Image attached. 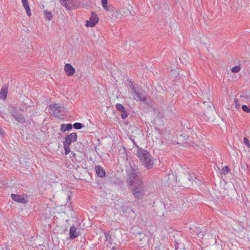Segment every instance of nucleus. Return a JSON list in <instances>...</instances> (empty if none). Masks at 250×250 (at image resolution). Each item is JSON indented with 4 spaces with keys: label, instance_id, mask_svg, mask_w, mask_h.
<instances>
[{
    "label": "nucleus",
    "instance_id": "f257e3e1",
    "mask_svg": "<svg viewBox=\"0 0 250 250\" xmlns=\"http://www.w3.org/2000/svg\"><path fill=\"white\" fill-rule=\"evenodd\" d=\"M130 168V171L127 175L126 182L131 187L134 197L137 199L142 198L145 188L141 174L137 167L131 166Z\"/></svg>",
    "mask_w": 250,
    "mask_h": 250
},
{
    "label": "nucleus",
    "instance_id": "f03ea898",
    "mask_svg": "<svg viewBox=\"0 0 250 250\" xmlns=\"http://www.w3.org/2000/svg\"><path fill=\"white\" fill-rule=\"evenodd\" d=\"M203 90H205V92L200 94L202 97L203 104L205 107H207L208 108H209V109L204 111L202 118L204 120L208 121L212 117V113L214 112V107H212L213 104L210 100L211 92L209 87L204 83L201 86L200 89L201 92H202Z\"/></svg>",
    "mask_w": 250,
    "mask_h": 250
},
{
    "label": "nucleus",
    "instance_id": "7ed1b4c3",
    "mask_svg": "<svg viewBox=\"0 0 250 250\" xmlns=\"http://www.w3.org/2000/svg\"><path fill=\"white\" fill-rule=\"evenodd\" d=\"M136 155L142 165L147 169H151L154 166L153 160L149 152L146 150L137 147Z\"/></svg>",
    "mask_w": 250,
    "mask_h": 250
},
{
    "label": "nucleus",
    "instance_id": "20e7f679",
    "mask_svg": "<svg viewBox=\"0 0 250 250\" xmlns=\"http://www.w3.org/2000/svg\"><path fill=\"white\" fill-rule=\"evenodd\" d=\"M219 192L222 196H228L230 199H233L236 194L235 187L231 184H226L224 187L221 188Z\"/></svg>",
    "mask_w": 250,
    "mask_h": 250
},
{
    "label": "nucleus",
    "instance_id": "39448f33",
    "mask_svg": "<svg viewBox=\"0 0 250 250\" xmlns=\"http://www.w3.org/2000/svg\"><path fill=\"white\" fill-rule=\"evenodd\" d=\"M176 180L180 183L181 186L185 188H188L192 183V178L189 173L186 170L183 171V174L176 177Z\"/></svg>",
    "mask_w": 250,
    "mask_h": 250
},
{
    "label": "nucleus",
    "instance_id": "423d86ee",
    "mask_svg": "<svg viewBox=\"0 0 250 250\" xmlns=\"http://www.w3.org/2000/svg\"><path fill=\"white\" fill-rule=\"evenodd\" d=\"M8 111L12 117L18 122L24 123L26 121L24 116L22 115L14 105H10L8 107Z\"/></svg>",
    "mask_w": 250,
    "mask_h": 250
},
{
    "label": "nucleus",
    "instance_id": "0eeeda50",
    "mask_svg": "<svg viewBox=\"0 0 250 250\" xmlns=\"http://www.w3.org/2000/svg\"><path fill=\"white\" fill-rule=\"evenodd\" d=\"M63 107L59 104H54L48 105L46 107V110L54 117H59L60 113L63 111Z\"/></svg>",
    "mask_w": 250,
    "mask_h": 250
},
{
    "label": "nucleus",
    "instance_id": "6e6552de",
    "mask_svg": "<svg viewBox=\"0 0 250 250\" xmlns=\"http://www.w3.org/2000/svg\"><path fill=\"white\" fill-rule=\"evenodd\" d=\"M106 11L108 12V16L110 17V19L113 21L121 19L124 17L123 11H117L113 6L110 7V8L108 9Z\"/></svg>",
    "mask_w": 250,
    "mask_h": 250
},
{
    "label": "nucleus",
    "instance_id": "1a4fd4ad",
    "mask_svg": "<svg viewBox=\"0 0 250 250\" xmlns=\"http://www.w3.org/2000/svg\"><path fill=\"white\" fill-rule=\"evenodd\" d=\"M60 4L67 10L76 8L79 6L77 0H60Z\"/></svg>",
    "mask_w": 250,
    "mask_h": 250
},
{
    "label": "nucleus",
    "instance_id": "9d476101",
    "mask_svg": "<svg viewBox=\"0 0 250 250\" xmlns=\"http://www.w3.org/2000/svg\"><path fill=\"white\" fill-rule=\"evenodd\" d=\"M98 17L94 12H92L89 20L86 21L85 26L87 27H93L98 22Z\"/></svg>",
    "mask_w": 250,
    "mask_h": 250
},
{
    "label": "nucleus",
    "instance_id": "9b49d317",
    "mask_svg": "<svg viewBox=\"0 0 250 250\" xmlns=\"http://www.w3.org/2000/svg\"><path fill=\"white\" fill-rule=\"evenodd\" d=\"M77 134L76 133H71L65 138V141L63 142V144L71 145L72 143L77 141Z\"/></svg>",
    "mask_w": 250,
    "mask_h": 250
},
{
    "label": "nucleus",
    "instance_id": "f8f14e48",
    "mask_svg": "<svg viewBox=\"0 0 250 250\" xmlns=\"http://www.w3.org/2000/svg\"><path fill=\"white\" fill-rule=\"evenodd\" d=\"M136 96L139 99V100L141 101H145L146 99V92L143 89H140L138 88L136 91L134 92Z\"/></svg>",
    "mask_w": 250,
    "mask_h": 250
},
{
    "label": "nucleus",
    "instance_id": "ddd939ff",
    "mask_svg": "<svg viewBox=\"0 0 250 250\" xmlns=\"http://www.w3.org/2000/svg\"><path fill=\"white\" fill-rule=\"evenodd\" d=\"M64 71L66 75L68 76H71L74 75L75 72V70L74 67L69 63H66L64 65Z\"/></svg>",
    "mask_w": 250,
    "mask_h": 250
},
{
    "label": "nucleus",
    "instance_id": "4468645a",
    "mask_svg": "<svg viewBox=\"0 0 250 250\" xmlns=\"http://www.w3.org/2000/svg\"><path fill=\"white\" fill-rule=\"evenodd\" d=\"M80 234L79 231H77V228L74 226H71L69 230L70 239H74L77 237Z\"/></svg>",
    "mask_w": 250,
    "mask_h": 250
},
{
    "label": "nucleus",
    "instance_id": "2eb2a0df",
    "mask_svg": "<svg viewBox=\"0 0 250 250\" xmlns=\"http://www.w3.org/2000/svg\"><path fill=\"white\" fill-rule=\"evenodd\" d=\"M11 197L13 200H14L15 201H16L17 202H19L21 203H26V200L25 199V198H24L21 195L15 194H11Z\"/></svg>",
    "mask_w": 250,
    "mask_h": 250
},
{
    "label": "nucleus",
    "instance_id": "dca6fc26",
    "mask_svg": "<svg viewBox=\"0 0 250 250\" xmlns=\"http://www.w3.org/2000/svg\"><path fill=\"white\" fill-rule=\"evenodd\" d=\"M140 242V246L143 247L144 246L146 245V244L148 242V236L142 234H139V238Z\"/></svg>",
    "mask_w": 250,
    "mask_h": 250
},
{
    "label": "nucleus",
    "instance_id": "f3484780",
    "mask_svg": "<svg viewBox=\"0 0 250 250\" xmlns=\"http://www.w3.org/2000/svg\"><path fill=\"white\" fill-rule=\"evenodd\" d=\"M8 92V87L4 86H3L0 91V99L4 101L7 97Z\"/></svg>",
    "mask_w": 250,
    "mask_h": 250
},
{
    "label": "nucleus",
    "instance_id": "a211bd4d",
    "mask_svg": "<svg viewBox=\"0 0 250 250\" xmlns=\"http://www.w3.org/2000/svg\"><path fill=\"white\" fill-rule=\"evenodd\" d=\"M22 5L24 8L27 16H30L31 15V11L28 3V0H21Z\"/></svg>",
    "mask_w": 250,
    "mask_h": 250
},
{
    "label": "nucleus",
    "instance_id": "6ab92c4d",
    "mask_svg": "<svg viewBox=\"0 0 250 250\" xmlns=\"http://www.w3.org/2000/svg\"><path fill=\"white\" fill-rule=\"evenodd\" d=\"M95 170L97 175L100 177H103L105 175V172L102 167L99 166H96Z\"/></svg>",
    "mask_w": 250,
    "mask_h": 250
},
{
    "label": "nucleus",
    "instance_id": "aec40b11",
    "mask_svg": "<svg viewBox=\"0 0 250 250\" xmlns=\"http://www.w3.org/2000/svg\"><path fill=\"white\" fill-rule=\"evenodd\" d=\"M73 126L71 124L67 125L62 124L61 126V130L62 131H69L72 129Z\"/></svg>",
    "mask_w": 250,
    "mask_h": 250
},
{
    "label": "nucleus",
    "instance_id": "412c9836",
    "mask_svg": "<svg viewBox=\"0 0 250 250\" xmlns=\"http://www.w3.org/2000/svg\"><path fill=\"white\" fill-rule=\"evenodd\" d=\"M45 18L50 21L53 17L52 14L51 12H48L47 10H44L43 12Z\"/></svg>",
    "mask_w": 250,
    "mask_h": 250
},
{
    "label": "nucleus",
    "instance_id": "4be33fe9",
    "mask_svg": "<svg viewBox=\"0 0 250 250\" xmlns=\"http://www.w3.org/2000/svg\"><path fill=\"white\" fill-rule=\"evenodd\" d=\"M107 0H102V6L105 10H108V9L110 8V7L112 6L111 5H107Z\"/></svg>",
    "mask_w": 250,
    "mask_h": 250
},
{
    "label": "nucleus",
    "instance_id": "5701e85b",
    "mask_svg": "<svg viewBox=\"0 0 250 250\" xmlns=\"http://www.w3.org/2000/svg\"><path fill=\"white\" fill-rule=\"evenodd\" d=\"M72 126L76 129H80L83 127V125L80 123H75Z\"/></svg>",
    "mask_w": 250,
    "mask_h": 250
},
{
    "label": "nucleus",
    "instance_id": "b1692460",
    "mask_svg": "<svg viewBox=\"0 0 250 250\" xmlns=\"http://www.w3.org/2000/svg\"><path fill=\"white\" fill-rule=\"evenodd\" d=\"M116 107L117 109L121 112L124 111V110H125V107L123 106V105L120 104H116Z\"/></svg>",
    "mask_w": 250,
    "mask_h": 250
},
{
    "label": "nucleus",
    "instance_id": "393cba45",
    "mask_svg": "<svg viewBox=\"0 0 250 250\" xmlns=\"http://www.w3.org/2000/svg\"><path fill=\"white\" fill-rule=\"evenodd\" d=\"M63 145H64V150H65V154H67L70 151V145H67L65 144H63Z\"/></svg>",
    "mask_w": 250,
    "mask_h": 250
},
{
    "label": "nucleus",
    "instance_id": "a878e982",
    "mask_svg": "<svg viewBox=\"0 0 250 250\" xmlns=\"http://www.w3.org/2000/svg\"><path fill=\"white\" fill-rule=\"evenodd\" d=\"M162 244L159 242L155 243L153 248L155 250H161V247Z\"/></svg>",
    "mask_w": 250,
    "mask_h": 250
},
{
    "label": "nucleus",
    "instance_id": "bb28decb",
    "mask_svg": "<svg viewBox=\"0 0 250 250\" xmlns=\"http://www.w3.org/2000/svg\"><path fill=\"white\" fill-rule=\"evenodd\" d=\"M240 70L239 66H235L231 68V71L233 73H238Z\"/></svg>",
    "mask_w": 250,
    "mask_h": 250
},
{
    "label": "nucleus",
    "instance_id": "cd10ccee",
    "mask_svg": "<svg viewBox=\"0 0 250 250\" xmlns=\"http://www.w3.org/2000/svg\"><path fill=\"white\" fill-rule=\"evenodd\" d=\"M242 108L244 111H245L247 113L250 112V108H249L246 105H243L242 106Z\"/></svg>",
    "mask_w": 250,
    "mask_h": 250
},
{
    "label": "nucleus",
    "instance_id": "c85d7f7f",
    "mask_svg": "<svg viewBox=\"0 0 250 250\" xmlns=\"http://www.w3.org/2000/svg\"><path fill=\"white\" fill-rule=\"evenodd\" d=\"M244 143L248 146V147H250L249 140L247 137H245L244 138Z\"/></svg>",
    "mask_w": 250,
    "mask_h": 250
},
{
    "label": "nucleus",
    "instance_id": "c756f323",
    "mask_svg": "<svg viewBox=\"0 0 250 250\" xmlns=\"http://www.w3.org/2000/svg\"><path fill=\"white\" fill-rule=\"evenodd\" d=\"M121 117L123 119H125L127 118V114L126 112V110H124V111H122L121 112Z\"/></svg>",
    "mask_w": 250,
    "mask_h": 250
},
{
    "label": "nucleus",
    "instance_id": "7c9ffc66",
    "mask_svg": "<svg viewBox=\"0 0 250 250\" xmlns=\"http://www.w3.org/2000/svg\"><path fill=\"white\" fill-rule=\"evenodd\" d=\"M129 86L130 89L133 91V92H134L135 91H136L138 88L135 87L134 85L131 83L129 84Z\"/></svg>",
    "mask_w": 250,
    "mask_h": 250
},
{
    "label": "nucleus",
    "instance_id": "2f4dec72",
    "mask_svg": "<svg viewBox=\"0 0 250 250\" xmlns=\"http://www.w3.org/2000/svg\"><path fill=\"white\" fill-rule=\"evenodd\" d=\"M223 171L224 173H228L229 172V168L228 166H225L223 168Z\"/></svg>",
    "mask_w": 250,
    "mask_h": 250
},
{
    "label": "nucleus",
    "instance_id": "473e14b6",
    "mask_svg": "<svg viewBox=\"0 0 250 250\" xmlns=\"http://www.w3.org/2000/svg\"><path fill=\"white\" fill-rule=\"evenodd\" d=\"M235 104H236V107L237 108H239V106H240V105L238 104V100H235Z\"/></svg>",
    "mask_w": 250,
    "mask_h": 250
},
{
    "label": "nucleus",
    "instance_id": "72a5a7b5",
    "mask_svg": "<svg viewBox=\"0 0 250 250\" xmlns=\"http://www.w3.org/2000/svg\"><path fill=\"white\" fill-rule=\"evenodd\" d=\"M3 129L0 127V135H2L3 134Z\"/></svg>",
    "mask_w": 250,
    "mask_h": 250
},
{
    "label": "nucleus",
    "instance_id": "f704fd0d",
    "mask_svg": "<svg viewBox=\"0 0 250 250\" xmlns=\"http://www.w3.org/2000/svg\"><path fill=\"white\" fill-rule=\"evenodd\" d=\"M129 210H130L131 212H132L133 213H134V211L132 210V209L131 208H129Z\"/></svg>",
    "mask_w": 250,
    "mask_h": 250
},
{
    "label": "nucleus",
    "instance_id": "c9c22d12",
    "mask_svg": "<svg viewBox=\"0 0 250 250\" xmlns=\"http://www.w3.org/2000/svg\"><path fill=\"white\" fill-rule=\"evenodd\" d=\"M203 92H205V90H202V92H201V93H200V94H202V93H203Z\"/></svg>",
    "mask_w": 250,
    "mask_h": 250
}]
</instances>
